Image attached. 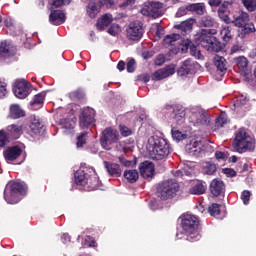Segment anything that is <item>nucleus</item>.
<instances>
[{
    "mask_svg": "<svg viewBox=\"0 0 256 256\" xmlns=\"http://www.w3.org/2000/svg\"><path fill=\"white\" fill-rule=\"evenodd\" d=\"M166 111L172 113V117L178 125H181L185 121V117L190 125L198 127L199 129L209 127L211 123V116L199 106L189 108L186 112L182 108L179 109L173 108V106H167Z\"/></svg>",
    "mask_w": 256,
    "mask_h": 256,
    "instance_id": "nucleus-1",
    "label": "nucleus"
},
{
    "mask_svg": "<svg viewBox=\"0 0 256 256\" xmlns=\"http://www.w3.org/2000/svg\"><path fill=\"white\" fill-rule=\"evenodd\" d=\"M146 149L150 159L154 161H163V159H167L169 153H171L169 142L159 136H151L148 138Z\"/></svg>",
    "mask_w": 256,
    "mask_h": 256,
    "instance_id": "nucleus-2",
    "label": "nucleus"
},
{
    "mask_svg": "<svg viewBox=\"0 0 256 256\" xmlns=\"http://www.w3.org/2000/svg\"><path fill=\"white\" fill-rule=\"evenodd\" d=\"M181 227L186 233L187 241L195 243L201 239V234L199 233V219L192 214H184L180 217Z\"/></svg>",
    "mask_w": 256,
    "mask_h": 256,
    "instance_id": "nucleus-3",
    "label": "nucleus"
},
{
    "mask_svg": "<svg viewBox=\"0 0 256 256\" xmlns=\"http://www.w3.org/2000/svg\"><path fill=\"white\" fill-rule=\"evenodd\" d=\"M27 195V184L21 181L13 182L4 190V199L10 205H15Z\"/></svg>",
    "mask_w": 256,
    "mask_h": 256,
    "instance_id": "nucleus-4",
    "label": "nucleus"
},
{
    "mask_svg": "<svg viewBox=\"0 0 256 256\" xmlns=\"http://www.w3.org/2000/svg\"><path fill=\"white\" fill-rule=\"evenodd\" d=\"M213 35H217L216 29H202L196 33L195 41L206 51H219L217 48V38Z\"/></svg>",
    "mask_w": 256,
    "mask_h": 256,
    "instance_id": "nucleus-5",
    "label": "nucleus"
},
{
    "mask_svg": "<svg viewBox=\"0 0 256 256\" xmlns=\"http://www.w3.org/2000/svg\"><path fill=\"white\" fill-rule=\"evenodd\" d=\"M179 191V183L175 180H167L157 187V197L162 201L173 199Z\"/></svg>",
    "mask_w": 256,
    "mask_h": 256,
    "instance_id": "nucleus-6",
    "label": "nucleus"
},
{
    "mask_svg": "<svg viewBox=\"0 0 256 256\" xmlns=\"http://www.w3.org/2000/svg\"><path fill=\"white\" fill-rule=\"evenodd\" d=\"M119 141V132L113 128H106L102 132V136L100 138V143L103 149L106 151H111L115 143Z\"/></svg>",
    "mask_w": 256,
    "mask_h": 256,
    "instance_id": "nucleus-7",
    "label": "nucleus"
},
{
    "mask_svg": "<svg viewBox=\"0 0 256 256\" xmlns=\"http://www.w3.org/2000/svg\"><path fill=\"white\" fill-rule=\"evenodd\" d=\"M251 141H253V139L247 134V131H245V129H240L234 140V145L238 153H243V151L251 149Z\"/></svg>",
    "mask_w": 256,
    "mask_h": 256,
    "instance_id": "nucleus-8",
    "label": "nucleus"
},
{
    "mask_svg": "<svg viewBox=\"0 0 256 256\" xmlns=\"http://www.w3.org/2000/svg\"><path fill=\"white\" fill-rule=\"evenodd\" d=\"M163 45L164 47H176L177 49L183 45V47L189 49L193 45V42L189 39L183 40L180 34H170L164 37Z\"/></svg>",
    "mask_w": 256,
    "mask_h": 256,
    "instance_id": "nucleus-9",
    "label": "nucleus"
},
{
    "mask_svg": "<svg viewBox=\"0 0 256 256\" xmlns=\"http://www.w3.org/2000/svg\"><path fill=\"white\" fill-rule=\"evenodd\" d=\"M232 23L235 27L241 28L244 34L253 33V31H255V25L251 23L249 14L246 12H242L236 16L234 20H232Z\"/></svg>",
    "mask_w": 256,
    "mask_h": 256,
    "instance_id": "nucleus-10",
    "label": "nucleus"
},
{
    "mask_svg": "<svg viewBox=\"0 0 256 256\" xmlns=\"http://www.w3.org/2000/svg\"><path fill=\"white\" fill-rule=\"evenodd\" d=\"M13 93L18 99H27L31 94V83L25 79L16 80L13 85Z\"/></svg>",
    "mask_w": 256,
    "mask_h": 256,
    "instance_id": "nucleus-11",
    "label": "nucleus"
},
{
    "mask_svg": "<svg viewBox=\"0 0 256 256\" xmlns=\"http://www.w3.org/2000/svg\"><path fill=\"white\" fill-rule=\"evenodd\" d=\"M186 153L194 157H201V155L205 153V141L192 139L190 143L186 145Z\"/></svg>",
    "mask_w": 256,
    "mask_h": 256,
    "instance_id": "nucleus-12",
    "label": "nucleus"
},
{
    "mask_svg": "<svg viewBox=\"0 0 256 256\" xmlns=\"http://www.w3.org/2000/svg\"><path fill=\"white\" fill-rule=\"evenodd\" d=\"M107 3H111V0H90L86 7L88 17H90V19H95V17L99 15L101 7L107 5Z\"/></svg>",
    "mask_w": 256,
    "mask_h": 256,
    "instance_id": "nucleus-13",
    "label": "nucleus"
},
{
    "mask_svg": "<svg viewBox=\"0 0 256 256\" xmlns=\"http://www.w3.org/2000/svg\"><path fill=\"white\" fill-rule=\"evenodd\" d=\"M126 31L127 37L131 41H139L143 37V26L139 21L131 22Z\"/></svg>",
    "mask_w": 256,
    "mask_h": 256,
    "instance_id": "nucleus-14",
    "label": "nucleus"
},
{
    "mask_svg": "<svg viewBox=\"0 0 256 256\" xmlns=\"http://www.w3.org/2000/svg\"><path fill=\"white\" fill-rule=\"evenodd\" d=\"M161 9H163V4L161 2H149L148 5L144 6L141 10L142 15L146 17H160Z\"/></svg>",
    "mask_w": 256,
    "mask_h": 256,
    "instance_id": "nucleus-15",
    "label": "nucleus"
},
{
    "mask_svg": "<svg viewBox=\"0 0 256 256\" xmlns=\"http://www.w3.org/2000/svg\"><path fill=\"white\" fill-rule=\"evenodd\" d=\"M80 127L85 129V127H89V125H93L95 123V110L92 108H83L80 114Z\"/></svg>",
    "mask_w": 256,
    "mask_h": 256,
    "instance_id": "nucleus-16",
    "label": "nucleus"
},
{
    "mask_svg": "<svg viewBox=\"0 0 256 256\" xmlns=\"http://www.w3.org/2000/svg\"><path fill=\"white\" fill-rule=\"evenodd\" d=\"M171 75H175V64L157 70L152 74L151 79L152 81H161L162 79H167V77H171Z\"/></svg>",
    "mask_w": 256,
    "mask_h": 256,
    "instance_id": "nucleus-17",
    "label": "nucleus"
},
{
    "mask_svg": "<svg viewBox=\"0 0 256 256\" xmlns=\"http://www.w3.org/2000/svg\"><path fill=\"white\" fill-rule=\"evenodd\" d=\"M139 171L143 179H153L155 175V165L152 162L144 161L139 165Z\"/></svg>",
    "mask_w": 256,
    "mask_h": 256,
    "instance_id": "nucleus-18",
    "label": "nucleus"
},
{
    "mask_svg": "<svg viewBox=\"0 0 256 256\" xmlns=\"http://www.w3.org/2000/svg\"><path fill=\"white\" fill-rule=\"evenodd\" d=\"M23 153V150L19 146H12L7 148L4 151V159L7 161V163H13V161H16V159H19L21 157V154Z\"/></svg>",
    "mask_w": 256,
    "mask_h": 256,
    "instance_id": "nucleus-19",
    "label": "nucleus"
},
{
    "mask_svg": "<svg viewBox=\"0 0 256 256\" xmlns=\"http://www.w3.org/2000/svg\"><path fill=\"white\" fill-rule=\"evenodd\" d=\"M16 49L11 42H1L0 43V61H5L7 57L15 55Z\"/></svg>",
    "mask_w": 256,
    "mask_h": 256,
    "instance_id": "nucleus-20",
    "label": "nucleus"
},
{
    "mask_svg": "<svg viewBox=\"0 0 256 256\" xmlns=\"http://www.w3.org/2000/svg\"><path fill=\"white\" fill-rule=\"evenodd\" d=\"M66 19L63 10H53L49 15L51 25H63Z\"/></svg>",
    "mask_w": 256,
    "mask_h": 256,
    "instance_id": "nucleus-21",
    "label": "nucleus"
},
{
    "mask_svg": "<svg viewBox=\"0 0 256 256\" xmlns=\"http://www.w3.org/2000/svg\"><path fill=\"white\" fill-rule=\"evenodd\" d=\"M193 25H195V19L190 18L187 19L180 24L174 26V29L180 31L181 35H187L193 29Z\"/></svg>",
    "mask_w": 256,
    "mask_h": 256,
    "instance_id": "nucleus-22",
    "label": "nucleus"
},
{
    "mask_svg": "<svg viewBox=\"0 0 256 256\" xmlns=\"http://www.w3.org/2000/svg\"><path fill=\"white\" fill-rule=\"evenodd\" d=\"M23 133V126L19 124H11L6 128V136L12 137V139H19Z\"/></svg>",
    "mask_w": 256,
    "mask_h": 256,
    "instance_id": "nucleus-23",
    "label": "nucleus"
},
{
    "mask_svg": "<svg viewBox=\"0 0 256 256\" xmlns=\"http://www.w3.org/2000/svg\"><path fill=\"white\" fill-rule=\"evenodd\" d=\"M223 189H225V184H223V181L219 179L212 180L210 184V191L214 197H219V195L223 193Z\"/></svg>",
    "mask_w": 256,
    "mask_h": 256,
    "instance_id": "nucleus-24",
    "label": "nucleus"
},
{
    "mask_svg": "<svg viewBox=\"0 0 256 256\" xmlns=\"http://www.w3.org/2000/svg\"><path fill=\"white\" fill-rule=\"evenodd\" d=\"M111 23H113V15L110 13L104 14L97 20V29L103 31L104 29H107Z\"/></svg>",
    "mask_w": 256,
    "mask_h": 256,
    "instance_id": "nucleus-25",
    "label": "nucleus"
},
{
    "mask_svg": "<svg viewBox=\"0 0 256 256\" xmlns=\"http://www.w3.org/2000/svg\"><path fill=\"white\" fill-rule=\"evenodd\" d=\"M104 165L111 177H121V168L119 167V164L104 162Z\"/></svg>",
    "mask_w": 256,
    "mask_h": 256,
    "instance_id": "nucleus-26",
    "label": "nucleus"
},
{
    "mask_svg": "<svg viewBox=\"0 0 256 256\" xmlns=\"http://www.w3.org/2000/svg\"><path fill=\"white\" fill-rule=\"evenodd\" d=\"M214 65L220 73L227 71V60L223 56H214Z\"/></svg>",
    "mask_w": 256,
    "mask_h": 256,
    "instance_id": "nucleus-27",
    "label": "nucleus"
},
{
    "mask_svg": "<svg viewBox=\"0 0 256 256\" xmlns=\"http://www.w3.org/2000/svg\"><path fill=\"white\" fill-rule=\"evenodd\" d=\"M44 101L45 92H41L34 96L33 100L30 102V105L33 107V109H40V107H43Z\"/></svg>",
    "mask_w": 256,
    "mask_h": 256,
    "instance_id": "nucleus-28",
    "label": "nucleus"
},
{
    "mask_svg": "<svg viewBox=\"0 0 256 256\" xmlns=\"http://www.w3.org/2000/svg\"><path fill=\"white\" fill-rule=\"evenodd\" d=\"M76 185H87L89 183V178L85 175L84 170H78L74 174Z\"/></svg>",
    "mask_w": 256,
    "mask_h": 256,
    "instance_id": "nucleus-29",
    "label": "nucleus"
},
{
    "mask_svg": "<svg viewBox=\"0 0 256 256\" xmlns=\"http://www.w3.org/2000/svg\"><path fill=\"white\" fill-rule=\"evenodd\" d=\"M193 68H194L193 64L189 60H186L183 63V65L179 68L178 74L181 77L185 75H189V73H194Z\"/></svg>",
    "mask_w": 256,
    "mask_h": 256,
    "instance_id": "nucleus-30",
    "label": "nucleus"
},
{
    "mask_svg": "<svg viewBox=\"0 0 256 256\" xmlns=\"http://www.w3.org/2000/svg\"><path fill=\"white\" fill-rule=\"evenodd\" d=\"M10 117L12 119H19L21 117H25V112L19 107L17 104H13L10 106Z\"/></svg>",
    "mask_w": 256,
    "mask_h": 256,
    "instance_id": "nucleus-31",
    "label": "nucleus"
},
{
    "mask_svg": "<svg viewBox=\"0 0 256 256\" xmlns=\"http://www.w3.org/2000/svg\"><path fill=\"white\" fill-rule=\"evenodd\" d=\"M199 24L201 27H217V20L209 15H206L200 19Z\"/></svg>",
    "mask_w": 256,
    "mask_h": 256,
    "instance_id": "nucleus-32",
    "label": "nucleus"
},
{
    "mask_svg": "<svg viewBox=\"0 0 256 256\" xmlns=\"http://www.w3.org/2000/svg\"><path fill=\"white\" fill-rule=\"evenodd\" d=\"M189 11H193L196 15H205V3H192L188 5Z\"/></svg>",
    "mask_w": 256,
    "mask_h": 256,
    "instance_id": "nucleus-33",
    "label": "nucleus"
},
{
    "mask_svg": "<svg viewBox=\"0 0 256 256\" xmlns=\"http://www.w3.org/2000/svg\"><path fill=\"white\" fill-rule=\"evenodd\" d=\"M30 131L34 133V135H39L43 131V123L39 121V119L34 118L30 123Z\"/></svg>",
    "mask_w": 256,
    "mask_h": 256,
    "instance_id": "nucleus-34",
    "label": "nucleus"
},
{
    "mask_svg": "<svg viewBox=\"0 0 256 256\" xmlns=\"http://www.w3.org/2000/svg\"><path fill=\"white\" fill-rule=\"evenodd\" d=\"M221 205L217 203H213L209 208H208V213L212 217H216V219H223L224 216H221Z\"/></svg>",
    "mask_w": 256,
    "mask_h": 256,
    "instance_id": "nucleus-35",
    "label": "nucleus"
},
{
    "mask_svg": "<svg viewBox=\"0 0 256 256\" xmlns=\"http://www.w3.org/2000/svg\"><path fill=\"white\" fill-rule=\"evenodd\" d=\"M235 63L242 73H247V67L249 65L247 58H245L244 56L235 58Z\"/></svg>",
    "mask_w": 256,
    "mask_h": 256,
    "instance_id": "nucleus-36",
    "label": "nucleus"
},
{
    "mask_svg": "<svg viewBox=\"0 0 256 256\" xmlns=\"http://www.w3.org/2000/svg\"><path fill=\"white\" fill-rule=\"evenodd\" d=\"M124 177L129 183H135L139 179V172L137 170H126Z\"/></svg>",
    "mask_w": 256,
    "mask_h": 256,
    "instance_id": "nucleus-37",
    "label": "nucleus"
},
{
    "mask_svg": "<svg viewBox=\"0 0 256 256\" xmlns=\"http://www.w3.org/2000/svg\"><path fill=\"white\" fill-rule=\"evenodd\" d=\"M220 35L226 43L231 40V37H233V34H231V27L228 25L222 26V30L220 31Z\"/></svg>",
    "mask_w": 256,
    "mask_h": 256,
    "instance_id": "nucleus-38",
    "label": "nucleus"
},
{
    "mask_svg": "<svg viewBox=\"0 0 256 256\" xmlns=\"http://www.w3.org/2000/svg\"><path fill=\"white\" fill-rule=\"evenodd\" d=\"M203 171L206 173V175H213L215 171H217V165L213 162H205L203 164Z\"/></svg>",
    "mask_w": 256,
    "mask_h": 256,
    "instance_id": "nucleus-39",
    "label": "nucleus"
},
{
    "mask_svg": "<svg viewBox=\"0 0 256 256\" xmlns=\"http://www.w3.org/2000/svg\"><path fill=\"white\" fill-rule=\"evenodd\" d=\"M218 17L219 19H221V21L226 23V25H229V23H233L231 18H229V14H227V11L223 8L218 9Z\"/></svg>",
    "mask_w": 256,
    "mask_h": 256,
    "instance_id": "nucleus-40",
    "label": "nucleus"
},
{
    "mask_svg": "<svg viewBox=\"0 0 256 256\" xmlns=\"http://www.w3.org/2000/svg\"><path fill=\"white\" fill-rule=\"evenodd\" d=\"M192 195H203L205 193V185L198 183L190 189Z\"/></svg>",
    "mask_w": 256,
    "mask_h": 256,
    "instance_id": "nucleus-41",
    "label": "nucleus"
},
{
    "mask_svg": "<svg viewBox=\"0 0 256 256\" xmlns=\"http://www.w3.org/2000/svg\"><path fill=\"white\" fill-rule=\"evenodd\" d=\"M85 143H87V132H82L77 137V142H76L77 149H81L83 145H85Z\"/></svg>",
    "mask_w": 256,
    "mask_h": 256,
    "instance_id": "nucleus-42",
    "label": "nucleus"
},
{
    "mask_svg": "<svg viewBox=\"0 0 256 256\" xmlns=\"http://www.w3.org/2000/svg\"><path fill=\"white\" fill-rule=\"evenodd\" d=\"M247 11H256V0H241Z\"/></svg>",
    "mask_w": 256,
    "mask_h": 256,
    "instance_id": "nucleus-43",
    "label": "nucleus"
},
{
    "mask_svg": "<svg viewBox=\"0 0 256 256\" xmlns=\"http://www.w3.org/2000/svg\"><path fill=\"white\" fill-rule=\"evenodd\" d=\"M249 99L245 95H241L235 102H234V109L237 110L239 107H243V105H247Z\"/></svg>",
    "mask_w": 256,
    "mask_h": 256,
    "instance_id": "nucleus-44",
    "label": "nucleus"
},
{
    "mask_svg": "<svg viewBox=\"0 0 256 256\" xmlns=\"http://www.w3.org/2000/svg\"><path fill=\"white\" fill-rule=\"evenodd\" d=\"M172 138L175 139V141H183V139H187V134H183L179 130L172 129Z\"/></svg>",
    "mask_w": 256,
    "mask_h": 256,
    "instance_id": "nucleus-45",
    "label": "nucleus"
},
{
    "mask_svg": "<svg viewBox=\"0 0 256 256\" xmlns=\"http://www.w3.org/2000/svg\"><path fill=\"white\" fill-rule=\"evenodd\" d=\"M120 31H121V26H119V24H112L108 29V33L109 35H112V37H117Z\"/></svg>",
    "mask_w": 256,
    "mask_h": 256,
    "instance_id": "nucleus-46",
    "label": "nucleus"
},
{
    "mask_svg": "<svg viewBox=\"0 0 256 256\" xmlns=\"http://www.w3.org/2000/svg\"><path fill=\"white\" fill-rule=\"evenodd\" d=\"M61 125L63 129H66V131H71V129H74L75 127V122L73 120H61Z\"/></svg>",
    "mask_w": 256,
    "mask_h": 256,
    "instance_id": "nucleus-47",
    "label": "nucleus"
},
{
    "mask_svg": "<svg viewBox=\"0 0 256 256\" xmlns=\"http://www.w3.org/2000/svg\"><path fill=\"white\" fill-rule=\"evenodd\" d=\"M71 0H53L51 9H57V7H63V5H69Z\"/></svg>",
    "mask_w": 256,
    "mask_h": 256,
    "instance_id": "nucleus-48",
    "label": "nucleus"
},
{
    "mask_svg": "<svg viewBox=\"0 0 256 256\" xmlns=\"http://www.w3.org/2000/svg\"><path fill=\"white\" fill-rule=\"evenodd\" d=\"M7 143H9V138L7 137L5 130H0V149H3Z\"/></svg>",
    "mask_w": 256,
    "mask_h": 256,
    "instance_id": "nucleus-49",
    "label": "nucleus"
},
{
    "mask_svg": "<svg viewBox=\"0 0 256 256\" xmlns=\"http://www.w3.org/2000/svg\"><path fill=\"white\" fill-rule=\"evenodd\" d=\"M68 97L72 100L75 101L77 99H81L83 98V92H81V90H76L74 92H70L68 94Z\"/></svg>",
    "mask_w": 256,
    "mask_h": 256,
    "instance_id": "nucleus-50",
    "label": "nucleus"
},
{
    "mask_svg": "<svg viewBox=\"0 0 256 256\" xmlns=\"http://www.w3.org/2000/svg\"><path fill=\"white\" fill-rule=\"evenodd\" d=\"M249 199H251V191L244 190L241 195V200L244 205H249Z\"/></svg>",
    "mask_w": 256,
    "mask_h": 256,
    "instance_id": "nucleus-51",
    "label": "nucleus"
},
{
    "mask_svg": "<svg viewBox=\"0 0 256 256\" xmlns=\"http://www.w3.org/2000/svg\"><path fill=\"white\" fill-rule=\"evenodd\" d=\"M84 245L85 247H97V242H95V239L91 236H86L84 239Z\"/></svg>",
    "mask_w": 256,
    "mask_h": 256,
    "instance_id": "nucleus-52",
    "label": "nucleus"
},
{
    "mask_svg": "<svg viewBox=\"0 0 256 256\" xmlns=\"http://www.w3.org/2000/svg\"><path fill=\"white\" fill-rule=\"evenodd\" d=\"M119 129L122 137H129V135L133 133L131 129L125 125H120Z\"/></svg>",
    "mask_w": 256,
    "mask_h": 256,
    "instance_id": "nucleus-53",
    "label": "nucleus"
},
{
    "mask_svg": "<svg viewBox=\"0 0 256 256\" xmlns=\"http://www.w3.org/2000/svg\"><path fill=\"white\" fill-rule=\"evenodd\" d=\"M189 11V5L187 6H181L178 11L176 12V17H185L187 15V12Z\"/></svg>",
    "mask_w": 256,
    "mask_h": 256,
    "instance_id": "nucleus-54",
    "label": "nucleus"
},
{
    "mask_svg": "<svg viewBox=\"0 0 256 256\" xmlns=\"http://www.w3.org/2000/svg\"><path fill=\"white\" fill-rule=\"evenodd\" d=\"M7 95V84L5 82L0 81V99H3Z\"/></svg>",
    "mask_w": 256,
    "mask_h": 256,
    "instance_id": "nucleus-55",
    "label": "nucleus"
},
{
    "mask_svg": "<svg viewBox=\"0 0 256 256\" xmlns=\"http://www.w3.org/2000/svg\"><path fill=\"white\" fill-rule=\"evenodd\" d=\"M225 123H227V117H225V115H221L220 117H218L216 119L217 127H223V125H225Z\"/></svg>",
    "mask_w": 256,
    "mask_h": 256,
    "instance_id": "nucleus-56",
    "label": "nucleus"
},
{
    "mask_svg": "<svg viewBox=\"0 0 256 256\" xmlns=\"http://www.w3.org/2000/svg\"><path fill=\"white\" fill-rule=\"evenodd\" d=\"M223 173L226 175V177H235V175H237V172H235V170L232 168H224Z\"/></svg>",
    "mask_w": 256,
    "mask_h": 256,
    "instance_id": "nucleus-57",
    "label": "nucleus"
},
{
    "mask_svg": "<svg viewBox=\"0 0 256 256\" xmlns=\"http://www.w3.org/2000/svg\"><path fill=\"white\" fill-rule=\"evenodd\" d=\"M127 71H128V73H133V71H135V60L134 59H130L127 62Z\"/></svg>",
    "mask_w": 256,
    "mask_h": 256,
    "instance_id": "nucleus-58",
    "label": "nucleus"
},
{
    "mask_svg": "<svg viewBox=\"0 0 256 256\" xmlns=\"http://www.w3.org/2000/svg\"><path fill=\"white\" fill-rule=\"evenodd\" d=\"M165 63V55L159 54L155 60V65L161 67Z\"/></svg>",
    "mask_w": 256,
    "mask_h": 256,
    "instance_id": "nucleus-59",
    "label": "nucleus"
},
{
    "mask_svg": "<svg viewBox=\"0 0 256 256\" xmlns=\"http://www.w3.org/2000/svg\"><path fill=\"white\" fill-rule=\"evenodd\" d=\"M119 161L122 165H124V167H131L133 165L132 161L126 160L125 157L123 156H119Z\"/></svg>",
    "mask_w": 256,
    "mask_h": 256,
    "instance_id": "nucleus-60",
    "label": "nucleus"
},
{
    "mask_svg": "<svg viewBox=\"0 0 256 256\" xmlns=\"http://www.w3.org/2000/svg\"><path fill=\"white\" fill-rule=\"evenodd\" d=\"M222 3L223 0H208V5H210V7H219Z\"/></svg>",
    "mask_w": 256,
    "mask_h": 256,
    "instance_id": "nucleus-61",
    "label": "nucleus"
},
{
    "mask_svg": "<svg viewBox=\"0 0 256 256\" xmlns=\"http://www.w3.org/2000/svg\"><path fill=\"white\" fill-rule=\"evenodd\" d=\"M215 157L218 160L225 161L227 159V153H225V152H216Z\"/></svg>",
    "mask_w": 256,
    "mask_h": 256,
    "instance_id": "nucleus-62",
    "label": "nucleus"
},
{
    "mask_svg": "<svg viewBox=\"0 0 256 256\" xmlns=\"http://www.w3.org/2000/svg\"><path fill=\"white\" fill-rule=\"evenodd\" d=\"M150 79H151V76H149V74H142L138 76V81H143L144 83H149Z\"/></svg>",
    "mask_w": 256,
    "mask_h": 256,
    "instance_id": "nucleus-63",
    "label": "nucleus"
},
{
    "mask_svg": "<svg viewBox=\"0 0 256 256\" xmlns=\"http://www.w3.org/2000/svg\"><path fill=\"white\" fill-rule=\"evenodd\" d=\"M115 145L116 151H119L120 153H125V146H123V142H117L115 143Z\"/></svg>",
    "mask_w": 256,
    "mask_h": 256,
    "instance_id": "nucleus-64",
    "label": "nucleus"
}]
</instances>
